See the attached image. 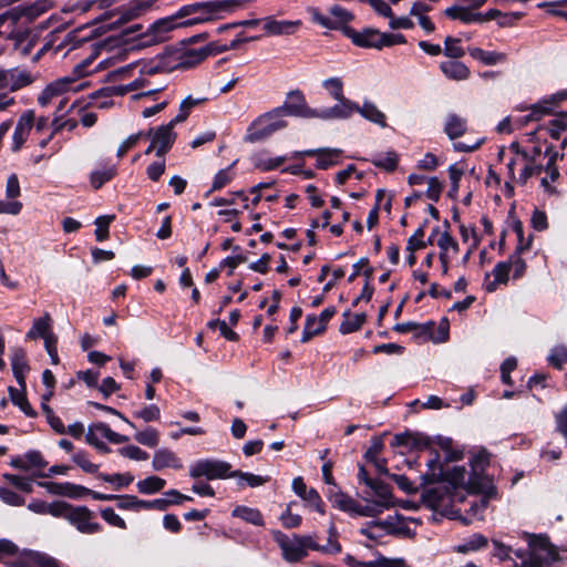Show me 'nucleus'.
Returning a JSON list of instances; mask_svg holds the SVG:
<instances>
[{
    "label": "nucleus",
    "mask_w": 567,
    "mask_h": 567,
    "mask_svg": "<svg viewBox=\"0 0 567 567\" xmlns=\"http://www.w3.org/2000/svg\"><path fill=\"white\" fill-rule=\"evenodd\" d=\"M243 0L199 1L182 6L174 14L153 22L141 35V45L162 42L172 30L187 28L224 18V13L234 12L243 7Z\"/></svg>",
    "instance_id": "obj_1"
},
{
    "label": "nucleus",
    "mask_w": 567,
    "mask_h": 567,
    "mask_svg": "<svg viewBox=\"0 0 567 567\" xmlns=\"http://www.w3.org/2000/svg\"><path fill=\"white\" fill-rule=\"evenodd\" d=\"M214 54L213 43L199 49H175L167 50L157 58L154 66L145 69L144 72L152 73H169L177 69H189L208 55Z\"/></svg>",
    "instance_id": "obj_2"
},
{
    "label": "nucleus",
    "mask_w": 567,
    "mask_h": 567,
    "mask_svg": "<svg viewBox=\"0 0 567 567\" xmlns=\"http://www.w3.org/2000/svg\"><path fill=\"white\" fill-rule=\"evenodd\" d=\"M274 540L281 549L282 557L288 563H297L308 556V550L319 548V544L311 535H297L291 537L281 530L271 532Z\"/></svg>",
    "instance_id": "obj_3"
},
{
    "label": "nucleus",
    "mask_w": 567,
    "mask_h": 567,
    "mask_svg": "<svg viewBox=\"0 0 567 567\" xmlns=\"http://www.w3.org/2000/svg\"><path fill=\"white\" fill-rule=\"evenodd\" d=\"M60 517L66 519L82 534H95L102 529V526L93 522L94 514L86 506H73L66 502L63 503V509Z\"/></svg>",
    "instance_id": "obj_4"
},
{
    "label": "nucleus",
    "mask_w": 567,
    "mask_h": 567,
    "mask_svg": "<svg viewBox=\"0 0 567 567\" xmlns=\"http://www.w3.org/2000/svg\"><path fill=\"white\" fill-rule=\"evenodd\" d=\"M282 114L277 109L259 116L249 127L247 141L258 142L272 135L275 132L285 128L288 123L282 120Z\"/></svg>",
    "instance_id": "obj_5"
},
{
    "label": "nucleus",
    "mask_w": 567,
    "mask_h": 567,
    "mask_svg": "<svg viewBox=\"0 0 567 567\" xmlns=\"http://www.w3.org/2000/svg\"><path fill=\"white\" fill-rule=\"evenodd\" d=\"M468 491L475 494H483L478 501H474L470 505L468 513L477 518L483 519V512L487 508L488 501L496 496V488L492 483L476 474L472 475L467 482Z\"/></svg>",
    "instance_id": "obj_6"
},
{
    "label": "nucleus",
    "mask_w": 567,
    "mask_h": 567,
    "mask_svg": "<svg viewBox=\"0 0 567 567\" xmlns=\"http://www.w3.org/2000/svg\"><path fill=\"white\" fill-rule=\"evenodd\" d=\"M231 465L220 460H199L195 462L189 470V476L193 478L206 477L209 481L230 477Z\"/></svg>",
    "instance_id": "obj_7"
},
{
    "label": "nucleus",
    "mask_w": 567,
    "mask_h": 567,
    "mask_svg": "<svg viewBox=\"0 0 567 567\" xmlns=\"http://www.w3.org/2000/svg\"><path fill=\"white\" fill-rule=\"evenodd\" d=\"M277 113H281L284 116L289 115L305 118L318 116V111L307 105L305 95L299 90L288 94L286 102L277 107Z\"/></svg>",
    "instance_id": "obj_8"
},
{
    "label": "nucleus",
    "mask_w": 567,
    "mask_h": 567,
    "mask_svg": "<svg viewBox=\"0 0 567 567\" xmlns=\"http://www.w3.org/2000/svg\"><path fill=\"white\" fill-rule=\"evenodd\" d=\"M155 64H156V61L153 62L152 64L144 65L141 70L142 75L140 78L131 81L128 84H126L124 86V91L128 92V91H135V90H143L141 93L135 94L133 96L135 100H138L144 96L155 95V94L162 92L163 90H165L167 86V84L165 82L153 83L151 81L150 78L152 75H154L155 73L148 74V73L144 72L145 69L154 66Z\"/></svg>",
    "instance_id": "obj_9"
},
{
    "label": "nucleus",
    "mask_w": 567,
    "mask_h": 567,
    "mask_svg": "<svg viewBox=\"0 0 567 567\" xmlns=\"http://www.w3.org/2000/svg\"><path fill=\"white\" fill-rule=\"evenodd\" d=\"M33 76L25 70L18 68L0 69V90L16 92L33 83Z\"/></svg>",
    "instance_id": "obj_10"
},
{
    "label": "nucleus",
    "mask_w": 567,
    "mask_h": 567,
    "mask_svg": "<svg viewBox=\"0 0 567 567\" xmlns=\"http://www.w3.org/2000/svg\"><path fill=\"white\" fill-rule=\"evenodd\" d=\"M176 124L178 122H174V118H172L167 124L157 127L155 131L152 130L151 136L157 146V157H163L172 148L176 138V134L173 131Z\"/></svg>",
    "instance_id": "obj_11"
},
{
    "label": "nucleus",
    "mask_w": 567,
    "mask_h": 567,
    "mask_svg": "<svg viewBox=\"0 0 567 567\" xmlns=\"http://www.w3.org/2000/svg\"><path fill=\"white\" fill-rule=\"evenodd\" d=\"M34 124V112L32 110L25 111L19 118L17 126L14 128L12 135V152H19L25 141L29 137V134Z\"/></svg>",
    "instance_id": "obj_12"
},
{
    "label": "nucleus",
    "mask_w": 567,
    "mask_h": 567,
    "mask_svg": "<svg viewBox=\"0 0 567 567\" xmlns=\"http://www.w3.org/2000/svg\"><path fill=\"white\" fill-rule=\"evenodd\" d=\"M565 101H567V90H563L550 95L548 99L543 100L530 107V113L525 116V122L539 121L543 116L553 112L554 105H558Z\"/></svg>",
    "instance_id": "obj_13"
},
{
    "label": "nucleus",
    "mask_w": 567,
    "mask_h": 567,
    "mask_svg": "<svg viewBox=\"0 0 567 567\" xmlns=\"http://www.w3.org/2000/svg\"><path fill=\"white\" fill-rule=\"evenodd\" d=\"M342 154V151L339 148H317V150H307L302 152H296L295 157L300 156H316L317 157V168L327 169L330 166L338 164L339 158Z\"/></svg>",
    "instance_id": "obj_14"
},
{
    "label": "nucleus",
    "mask_w": 567,
    "mask_h": 567,
    "mask_svg": "<svg viewBox=\"0 0 567 567\" xmlns=\"http://www.w3.org/2000/svg\"><path fill=\"white\" fill-rule=\"evenodd\" d=\"M54 7L53 0H35L34 2L16 7L17 13L27 23H32L38 18L50 11Z\"/></svg>",
    "instance_id": "obj_15"
},
{
    "label": "nucleus",
    "mask_w": 567,
    "mask_h": 567,
    "mask_svg": "<svg viewBox=\"0 0 567 567\" xmlns=\"http://www.w3.org/2000/svg\"><path fill=\"white\" fill-rule=\"evenodd\" d=\"M431 440L419 432H404L394 435L392 446H404L409 450L423 451L430 447Z\"/></svg>",
    "instance_id": "obj_16"
},
{
    "label": "nucleus",
    "mask_w": 567,
    "mask_h": 567,
    "mask_svg": "<svg viewBox=\"0 0 567 567\" xmlns=\"http://www.w3.org/2000/svg\"><path fill=\"white\" fill-rule=\"evenodd\" d=\"M346 33L358 47L382 49V32L379 30L365 29L362 32H355L349 29L346 31Z\"/></svg>",
    "instance_id": "obj_17"
},
{
    "label": "nucleus",
    "mask_w": 567,
    "mask_h": 567,
    "mask_svg": "<svg viewBox=\"0 0 567 567\" xmlns=\"http://www.w3.org/2000/svg\"><path fill=\"white\" fill-rule=\"evenodd\" d=\"M339 103L332 107L324 109L322 111H318V116L323 120L331 118H348L350 117L357 110H359V105L353 103L347 97H342L341 100H337Z\"/></svg>",
    "instance_id": "obj_18"
},
{
    "label": "nucleus",
    "mask_w": 567,
    "mask_h": 567,
    "mask_svg": "<svg viewBox=\"0 0 567 567\" xmlns=\"http://www.w3.org/2000/svg\"><path fill=\"white\" fill-rule=\"evenodd\" d=\"M302 22L300 20L289 21L281 20L278 21L272 17H268L264 19V30L269 35H290L293 34L300 27Z\"/></svg>",
    "instance_id": "obj_19"
},
{
    "label": "nucleus",
    "mask_w": 567,
    "mask_h": 567,
    "mask_svg": "<svg viewBox=\"0 0 567 567\" xmlns=\"http://www.w3.org/2000/svg\"><path fill=\"white\" fill-rule=\"evenodd\" d=\"M39 485L44 487L54 495H62L72 498H79L83 496V492H89V488L76 485L73 483H55V482H40Z\"/></svg>",
    "instance_id": "obj_20"
},
{
    "label": "nucleus",
    "mask_w": 567,
    "mask_h": 567,
    "mask_svg": "<svg viewBox=\"0 0 567 567\" xmlns=\"http://www.w3.org/2000/svg\"><path fill=\"white\" fill-rule=\"evenodd\" d=\"M11 367L13 375L23 390L25 389V373L29 371V364L27 361V353L22 348H13L11 350Z\"/></svg>",
    "instance_id": "obj_21"
},
{
    "label": "nucleus",
    "mask_w": 567,
    "mask_h": 567,
    "mask_svg": "<svg viewBox=\"0 0 567 567\" xmlns=\"http://www.w3.org/2000/svg\"><path fill=\"white\" fill-rule=\"evenodd\" d=\"M152 466L154 471H162L164 468H183L182 460L168 449H159L153 455Z\"/></svg>",
    "instance_id": "obj_22"
},
{
    "label": "nucleus",
    "mask_w": 567,
    "mask_h": 567,
    "mask_svg": "<svg viewBox=\"0 0 567 567\" xmlns=\"http://www.w3.org/2000/svg\"><path fill=\"white\" fill-rule=\"evenodd\" d=\"M440 70L447 79L453 81H464L471 75L470 69L458 60L442 61Z\"/></svg>",
    "instance_id": "obj_23"
},
{
    "label": "nucleus",
    "mask_w": 567,
    "mask_h": 567,
    "mask_svg": "<svg viewBox=\"0 0 567 567\" xmlns=\"http://www.w3.org/2000/svg\"><path fill=\"white\" fill-rule=\"evenodd\" d=\"M470 55L485 65H495L507 60L506 53L497 51H485L481 48H468Z\"/></svg>",
    "instance_id": "obj_24"
},
{
    "label": "nucleus",
    "mask_w": 567,
    "mask_h": 567,
    "mask_svg": "<svg viewBox=\"0 0 567 567\" xmlns=\"http://www.w3.org/2000/svg\"><path fill=\"white\" fill-rule=\"evenodd\" d=\"M431 458L427 461V472L422 476L425 484L437 482L443 476V466L440 462V454L436 450H430Z\"/></svg>",
    "instance_id": "obj_25"
},
{
    "label": "nucleus",
    "mask_w": 567,
    "mask_h": 567,
    "mask_svg": "<svg viewBox=\"0 0 567 567\" xmlns=\"http://www.w3.org/2000/svg\"><path fill=\"white\" fill-rule=\"evenodd\" d=\"M343 318L339 328L342 334H349L360 330L367 321V315L364 312L351 315L350 310L343 312Z\"/></svg>",
    "instance_id": "obj_26"
},
{
    "label": "nucleus",
    "mask_w": 567,
    "mask_h": 567,
    "mask_svg": "<svg viewBox=\"0 0 567 567\" xmlns=\"http://www.w3.org/2000/svg\"><path fill=\"white\" fill-rule=\"evenodd\" d=\"M444 132L451 140L462 136L466 132V120L454 113L449 114L445 120Z\"/></svg>",
    "instance_id": "obj_27"
},
{
    "label": "nucleus",
    "mask_w": 567,
    "mask_h": 567,
    "mask_svg": "<svg viewBox=\"0 0 567 567\" xmlns=\"http://www.w3.org/2000/svg\"><path fill=\"white\" fill-rule=\"evenodd\" d=\"M19 22L20 18L14 8L0 13V38L9 40Z\"/></svg>",
    "instance_id": "obj_28"
},
{
    "label": "nucleus",
    "mask_w": 567,
    "mask_h": 567,
    "mask_svg": "<svg viewBox=\"0 0 567 567\" xmlns=\"http://www.w3.org/2000/svg\"><path fill=\"white\" fill-rule=\"evenodd\" d=\"M434 327H435V323L433 321H427L425 323L408 321V322L396 323L393 327V330L399 333L415 332V334L417 337H424V334H431V330Z\"/></svg>",
    "instance_id": "obj_29"
},
{
    "label": "nucleus",
    "mask_w": 567,
    "mask_h": 567,
    "mask_svg": "<svg viewBox=\"0 0 567 567\" xmlns=\"http://www.w3.org/2000/svg\"><path fill=\"white\" fill-rule=\"evenodd\" d=\"M474 9L470 7H461V6H452L444 10V14L452 20H460L463 23H473L480 18L476 16V12H473Z\"/></svg>",
    "instance_id": "obj_30"
},
{
    "label": "nucleus",
    "mask_w": 567,
    "mask_h": 567,
    "mask_svg": "<svg viewBox=\"0 0 567 567\" xmlns=\"http://www.w3.org/2000/svg\"><path fill=\"white\" fill-rule=\"evenodd\" d=\"M63 501H55L52 503H45L43 501H32L28 504V508L37 514H50L54 517H60L61 511L63 509Z\"/></svg>",
    "instance_id": "obj_31"
},
{
    "label": "nucleus",
    "mask_w": 567,
    "mask_h": 567,
    "mask_svg": "<svg viewBox=\"0 0 567 567\" xmlns=\"http://www.w3.org/2000/svg\"><path fill=\"white\" fill-rule=\"evenodd\" d=\"M50 322L51 317L49 313H45L42 318L35 319L33 321L32 328L28 331V339H37V338H45L54 336L50 332Z\"/></svg>",
    "instance_id": "obj_32"
},
{
    "label": "nucleus",
    "mask_w": 567,
    "mask_h": 567,
    "mask_svg": "<svg viewBox=\"0 0 567 567\" xmlns=\"http://www.w3.org/2000/svg\"><path fill=\"white\" fill-rule=\"evenodd\" d=\"M365 120L380 125L381 127L386 126V117L384 113H382L375 104L371 102H364L362 106L359 105V110H357Z\"/></svg>",
    "instance_id": "obj_33"
},
{
    "label": "nucleus",
    "mask_w": 567,
    "mask_h": 567,
    "mask_svg": "<svg viewBox=\"0 0 567 567\" xmlns=\"http://www.w3.org/2000/svg\"><path fill=\"white\" fill-rule=\"evenodd\" d=\"M231 514L234 517H238L255 526H262L265 524L262 514L257 508L237 506Z\"/></svg>",
    "instance_id": "obj_34"
},
{
    "label": "nucleus",
    "mask_w": 567,
    "mask_h": 567,
    "mask_svg": "<svg viewBox=\"0 0 567 567\" xmlns=\"http://www.w3.org/2000/svg\"><path fill=\"white\" fill-rule=\"evenodd\" d=\"M9 395L12 403L21 409V411L29 417H34L37 415L35 411L32 409L25 396V389L18 390L13 386L9 388Z\"/></svg>",
    "instance_id": "obj_35"
},
{
    "label": "nucleus",
    "mask_w": 567,
    "mask_h": 567,
    "mask_svg": "<svg viewBox=\"0 0 567 567\" xmlns=\"http://www.w3.org/2000/svg\"><path fill=\"white\" fill-rule=\"evenodd\" d=\"M371 163L378 168L393 172L398 167L399 156L394 151H389L374 155Z\"/></svg>",
    "instance_id": "obj_36"
},
{
    "label": "nucleus",
    "mask_w": 567,
    "mask_h": 567,
    "mask_svg": "<svg viewBox=\"0 0 567 567\" xmlns=\"http://www.w3.org/2000/svg\"><path fill=\"white\" fill-rule=\"evenodd\" d=\"M329 13L331 16L330 21L334 25L331 30H338L354 19L350 11L339 4L332 6L329 9Z\"/></svg>",
    "instance_id": "obj_37"
},
{
    "label": "nucleus",
    "mask_w": 567,
    "mask_h": 567,
    "mask_svg": "<svg viewBox=\"0 0 567 567\" xmlns=\"http://www.w3.org/2000/svg\"><path fill=\"white\" fill-rule=\"evenodd\" d=\"M166 485V481L158 476H148L136 484L141 494L152 495L161 492Z\"/></svg>",
    "instance_id": "obj_38"
},
{
    "label": "nucleus",
    "mask_w": 567,
    "mask_h": 567,
    "mask_svg": "<svg viewBox=\"0 0 567 567\" xmlns=\"http://www.w3.org/2000/svg\"><path fill=\"white\" fill-rule=\"evenodd\" d=\"M326 327L318 320V317L309 315L306 318L305 328L301 336V342L310 341L315 336L322 333Z\"/></svg>",
    "instance_id": "obj_39"
},
{
    "label": "nucleus",
    "mask_w": 567,
    "mask_h": 567,
    "mask_svg": "<svg viewBox=\"0 0 567 567\" xmlns=\"http://www.w3.org/2000/svg\"><path fill=\"white\" fill-rule=\"evenodd\" d=\"M208 101L207 97L205 96H202V97H194L192 95L187 96L186 99H184L182 102H181V105H179V112L178 114L174 117V122H178V123H182L184 122L188 115L190 114V111L197 106V105H200V104H204Z\"/></svg>",
    "instance_id": "obj_40"
},
{
    "label": "nucleus",
    "mask_w": 567,
    "mask_h": 567,
    "mask_svg": "<svg viewBox=\"0 0 567 567\" xmlns=\"http://www.w3.org/2000/svg\"><path fill=\"white\" fill-rule=\"evenodd\" d=\"M236 162H234L228 167L220 169L214 177L213 184L210 189L207 192L206 196L209 194L220 190L221 188L226 187L235 177V173L233 172V167L235 166Z\"/></svg>",
    "instance_id": "obj_41"
},
{
    "label": "nucleus",
    "mask_w": 567,
    "mask_h": 567,
    "mask_svg": "<svg viewBox=\"0 0 567 567\" xmlns=\"http://www.w3.org/2000/svg\"><path fill=\"white\" fill-rule=\"evenodd\" d=\"M369 488L373 491V493L377 495L378 501H380V504L389 506L393 505L391 501L392 493L388 484L374 478V481L370 484Z\"/></svg>",
    "instance_id": "obj_42"
},
{
    "label": "nucleus",
    "mask_w": 567,
    "mask_h": 567,
    "mask_svg": "<svg viewBox=\"0 0 567 567\" xmlns=\"http://www.w3.org/2000/svg\"><path fill=\"white\" fill-rule=\"evenodd\" d=\"M511 270V262H508V260L497 262L493 269L495 281L487 285V290L494 291L496 284H506L508 281Z\"/></svg>",
    "instance_id": "obj_43"
},
{
    "label": "nucleus",
    "mask_w": 567,
    "mask_h": 567,
    "mask_svg": "<svg viewBox=\"0 0 567 567\" xmlns=\"http://www.w3.org/2000/svg\"><path fill=\"white\" fill-rule=\"evenodd\" d=\"M444 495L445 492L443 488L432 487L423 492L422 501L427 507L436 509L442 505Z\"/></svg>",
    "instance_id": "obj_44"
},
{
    "label": "nucleus",
    "mask_w": 567,
    "mask_h": 567,
    "mask_svg": "<svg viewBox=\"0 0 567 567\" xmlns=\"http://www.w3.org/2000/svg\"><path fill=\"white\" fill-rule=\"evenodd\" d=\"M461 40L447 35L444 40L443 54L452 60H458L465 55V50L460 45Z\"/></svg>",
    "instance_id": "obj_45"
},
{
    "label": "nucleus",
    "mask_w": 567,
    "mask_h": 567,
    "mask_svg": "<svg viewBox=\"0 0 567 567\" xmlns=\"http://www.w3.org/2000/svg\"><path fill=\"white\" fill-rule=\"evenodd\" d=\"M230 477L238 478V485L244 486V484H247L250 487H257L264 485L266 482H268V477H262L260 475H256L252 473L241 472V471H234L230 474Z\"/></svg>",
    "instance_id": "obj_46"
},
{
    "label": "nucleus",
    "mask_w": 567,
    "mask_h": 567,
    "mask_svg": "<svg viewBox=\"0 0 567 567\" xmlns=\"http://www.w3.org/2000/svg\"><path fill=\"white\" fill-rule=\"evenodd\" d=\"M134 440L140 444L155 447L159 443V433L154 427H146L144 431H138L134 434Z\"/></svg>",
    "instance_id": "obj_47"
},
{
    "label": "nucleus",
    "mask_w": 567,
    "mask_h": 567,
    "mask_svg": "<svg viewBox=\"0 0 567 567\" xmlns=\"http://www.w3.org/2000/svg\"><path fill=\"white\" fill-rule=\"evenodd\" d=\"M116 174L115 166H110L101 171H94L91 174L90 182L94 189L101 188L106 182L111 181Z\"/></svg>",
    "instance_id": "obj_48"
},
{
    "label": "nucleus",
    "mask_w": 567,
    "mask_h": 567,
    "mask_svg": "<svg viewBox=\"0 0 567 567\" xmlns=\"http://www.w3.org/2000/svg\"><path fill=\"white\" fill-rule=\"evenodd\" d=\"M38 33L39 32L35 29L30 28L28 25H22L19 23L16 27L14 31L11 32V37H10L9 41L12 42V45L14 49L16 47H18L22 42L29 40L30 38H32L33 35H35Z\"/></svg>",
    "instance_id": "obj_49"
},
{
    "label": "nucleus",
    "mask_w": 567,
    "mask_h": 567,
    "mask_svg": "<svg viewBox=\"0 0 567 567\" xmlns=\"http://www.w3.org/2000/svg\"><path fill=\"white\" fill-rule=\"evenodd\" d=\"M389 505L380 504V501H373L365 505H361L358 503L357 508L354 511L355 514L364 517H374L383 512L385 508H390Z\"/></svg>",
    "instance_id": "obj_50"
},
{
    "label": "nucleus",
    "mask_w": 567,
    "mask_h": 567,
    "mask_svg": "<svg viewBox=\"0 0 567 567\" xmlns=\"http://www.w3.org/2000/svg\"><path fill=\"white\" fill-rule=\"evenodd\" d=\"M152 130H150L147 133L138 132L136 134H133L128 136L126 140L122 142V144L118 146L117 150V157H123L131 148L135 147V145L138 143V141L142 137H151Z\"/></svg>",
    "instance_id": "obj_51"
},
{
    "label": "nucleus",
    "mask_w": 567,
    "mask_h": 567,
    "mask_svg": "<svg viewBox=\"0 0 567 567\" xmlns=\"http://www.w3.org/2000/svg\"><path fill=\"white\" fill-rule=\"evenodd\" d=\"M487 546V538L481 534H475L470 537L466 543L457 547V551L466 553L468 550H477Z\"/></svg>",
    "instance_id": "obj_52"
},
{
    "label": "nucleus",
    "mask_w": 567,
    "mask_h": 567,
    "mask_svg": "<svg viewBox=\"0 0 567 567\" xmlns=\"http://www.w3.org/2000/svg\"><path fill=\"white\" fill-rule=\"evenodd\" d=\"M322 85L334 100L344 97L343 83L339 78H329L322 82Z\"/></svg>",
    "instance_id": "obj_53"
},
{
    "label": "nucleus",
    "mask_w": 567,
    "mask_h": 567,
    "mask_svg": "<svg viewBox=\"0 0 567 567\" xmlns=\"http://www.w3.org/2000/svg\"><path fill=\"white\" fill-rule=\"evenodd\" d=\"M114 216H100L95 219V237L97 241H103L109 238V227Z\"/></svg>",
    "instance_id": "obj_54"
},
{
    "label": "nucleus",
    "mask_w": 567,
    "mask_h": 567,
    "mask_svg": "<svg viewBox=\"0 0 567 567\" xmlns=\"http://www.w3.org/2000/svg\"><path fill=\"white\" fill-rule=\"evenodd\" d=\"M99 477L101 480H103L104 482L116 484L117 488L130 485L134 480L133 475H131L130 473H126V474L116 473L113 475L99 474Z\"/></svg>",
    "instance_id": "obj_55"
},
{
    "label": "nucleus",
    "mask_w": 567,
    "mask_h": 567,
    "mask_svg": "<svg viewBox=\"0 0 567 567\" xmlns=\"http://www.w3.org/2000/svg\"><path fill=\"white\" fill-rule=\"evenodd\" d=\"M72 461L81 467L85 473L95 474L99 470V465L93 464L86 457V453L83 451L76 452L72 456Z\"/></svg>",
    "instance_id": "obj_56"
},
{
    "label": "nucleus",
    "mask_w": 567,
    "mask_h": 567,
    "mask_svg": "<svg viewBox=\"0 0 567 567\" xmlns=\"http://www.w3.org/2000/svg\"><path fill=\"white\" fill-rule=\"evenodd\" d=\"M133 415L137 419H142L144 422H152L159 419L161 411L155 404L144 406L142 410L136 411Z\"/></svg>",
    "instance_id": "obj_57"
},
{
    "label": "nucleus",
    "mask_w": 567,
    "mask_h": 567,
    "mask_svg": "<svg viewBox=\"0 0 567 567\" xmlns=\"http://www.w3.org/2000/svg\"><path fill=\"white\" fill-rule=\"evenodd\" d=\"M548 361L554 368L560 370L563 365L567 363V348H554L548 357Z\"/></svg>",
    "instance_id": "obj_58"
},
{
    "label": "nucleus",
    "mask_w": 567,
    "mask_h": 567,
    "mask_svg": "<svg viewBox=\"0 0 567 567\" xmlns=\"http://www.w3.org/2000/svg\"><path fill=\"white\" fill-rule=\"evenodd\" d=\"M3 477L11 485H13L14 487H17L18 489H20L22 492L31 493L33 489L32 482L27 477H22V476L14 475V474H4Z\"/></svg>",
    "instance_id": "obj_59"
},
{
    "label": "nucleus",
    "mask_w": 567,
    "mask_h": 567,
    "mask_svg": "<svg viewBox=\"0 0 567 567\" xmlns=\"http://www.w3.org/2000/svg\"><path fill=\"white\" fill-rule=\"evenodd\" d=\"M118 453L122 456L134 460V461H145L148 458V454L136 445H128V446L121 447L118 450Z\"/></svg>",
    "instance_id": "obj_60"
},
{
    "label": "nucleus",
    "mask_w": 567,
    "mask_h": 567,
    "mask_svg": "<svg viewBox=\"0 0 567 567\" xmlns=\"http://www.w3.org/2000/svg\"><path fill=\"white\" fill-rule=\"evenodd\" d=\"M423 237H424V226H421L409 238L406 249L409 251L414 252L415 250L425 248L426 243L423 240Z\"/></svg>",
    "instance_id": "obj_61"
},
{
    "label": "nucleus",
    "mask_w": 567,
    "mask_h": 567,
    "mask_svg": "<svg viewBox=\"0 0 567 567\" xmlns=\"http://www.w3.org/2000/svg\"><path fill=\"white\" fill-rule=\"evenodd\" d=\"M101 516L106 523H109L112 526H115V527H118L122 529L126 528L125 520L121 516H118L112 507H106V508L102 509Z\"/></svg>",
    "instance_id": "obj_62"
},
{
    "label": "nucleus",
    "mask_w": 567,
    "mask_h": 567,
    "mask_svg": "<svg viewBox=\"0 0 567 567\" xmlns=\"http://www.w3.org/2000/svg\"><path fill=\"white\" fill-rule=\"evenodd\" d=\"M367 567H406L404 559L394 558L390 559L386 557H380L374 561H368Z\"/></svg>",
    "instance_id": "obj_63"
},
{
    "label": "nucleus",
    "mask_w": 567,
    "mask_h": 567,
    "mask_svg": "<svg viewBox=\"0 0 567 567\" xmlns=\"http://www.w3.org/2000/svg\"><path fill=\"white\" fill-rule=\"evenodd\" d=\"M40 557H43L42 553H31L28 558L20 559L14 563H11V567H42V564L39 563Z\"/></svg>",
    "instance_id": "obj_64"
}]
</instances>
